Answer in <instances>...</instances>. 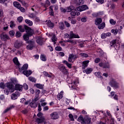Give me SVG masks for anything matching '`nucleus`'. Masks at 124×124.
Instances as JSON below:
<instances>
[{
    "mask_svg": "<svg viewBox=\"0 0 124 124\" xmlns=\"http://www.w3.org/2000/svg\"><path fill=\"white\" fill-rule=\"evenodd\" d=\"M24 18L22 16H19L17 18V21L19 22V23H21Z\"/></svg>",
    "mask_w": 124,
    "mask_h": 124,
    "instance_id": "obj_56",
    "label": "nucleus"
},
{
    "mask_svg": "<svg viewBox=\"0 0 124 124\" xmlns=\"http://www.w3.org/2000/svg\"><path fill=\"white\" fill-rule=\"evenodd\" d=\"M25 22L27 24H28L29 26H32V21L29 20V19H26L25 20Z\"/></svg>",
    "mask_w": 124,
    "mask_h": 124,
    "instance_id": "obj_42",
    "label": "nucleus"
},
{
    "mask_svg": "<svg viewBox=\"0 0 124 124\" xmlns=\"http://www.w3.org/2000/svg\"><path fill=\"white\" fill-rule=\"evenodd\" d=\"M27 43H28L29 45L27 46V49L28 50H32L33 47H34V41H29Z\"/></svg>",
    "mask_w": 124,
    "mask_h": 124,
    "instance_id": "obj_6",
    "label": "nucleus"
},
{
    "mask_svg": "<svg viewBox=\"0 0 124 124\" xmlns=\"http://www.w3.org/2000/svg\"><path fill=\"white\" fill-rule=\"evenodd\" d=\"M10 27L11 29H14L16 27V24L14 21H11L10 22Z\"/></svg>",
    "mask_w": 124,
    "mask_h": 124,
    "instance_id": "obj_30",
    "label": "nucleus"
},
{
    "mask_svg": "<svg viewBox=\"0 0 124 124\" xmlns=\"http://www.w3.org/2000/svg\"><path fill=\"white\" fill-rule=\"evenodd\" d=\"M28 67H29V64L28 63L24 64L21 68H19L20 72H22L23 70H27Z\"/></svg>",
    "mask_w": 124,
    "mask_h": 124,
    "instance_id": "obj_21",
    "label": "nucleus"
},
{
    "mask_svg": "<svg viewBox=\"0 0 124 124\" xmlns=\"http://www.w3.org/2000/svg\"><path fill=\"white\" fill-rule=\"evenodd\" d=\"M110 45L111 47H114L115 49H119L121 47V45L120 43L118 42L117 40H114L110 42Z\"/></svg>",
    "mask_w": 124,
    "mask_h": 124,
    "instance_id": "obj_4",
    "label": "nucleus"
},
{
    "mask_svg": "<svg viewBox=\"0 0 124 124\" xmlns=\"http://www.w3.org/2000/svg\"><path fill=\"white\" fill-rule=\"evenodd\" d=\"M30 106L32 108H36V107H37V105L35 102H31L30 103Z\"/></svg>",
    "mask_w": 124,
    "mask_h": 124,
    "instance_id": "obj_36",
    "label": "nucleus"
},
{
    "mask_svg": "<svg viewBox=\"0 0 124 124\" xmlns=\"http://www.w3.org/2000/svg\"><path fill=\"white\" fill-rule=\"evenodd\" d=\"M93 68H87L86 70H84L83 72H85L86 74H90L93 72Z\"/></svg>",
    "mask_w": 124,
    "mask_h": 124,
    "instance_id": "obj_20",
    "label": "nucleus"
},
{
    "mask_svg": "<svg viewBox=\"0 0 124 124\" xmlns=\"http://www.w3.org/2000/svg\"><path fill=\"white\" fill-rule=\"evenodd\" d=\"M29 17H30V18H32V19H34V18H35V15L33 14H31L29 15Z\"/></svg>",
    "mask_w": 124,
    "mask_h": 124,
    "instance_id": "obj_63",
    "label": "nucleus"
},
{
    "mask_svg": "<svg viewBox=\"0 0 124 124\" xmlns=\"http://www.w3.org/2000/svg\"><path fill=\"white\" fill-rule=\"evenodd\" d=\"M56 51H62V48L60 46H57L55 47Z\"/></svg>",
    "mask_w": 124,
    "mask_h": 124,
    "instance_id": "obj_54",
    "label": "nucleus"
},
{
    "mask_svg": "<svg viewBox=\"0 0 124 124\" xmlns=\"http://www.w3.org/2000/svg\"><path fill=\"white\" fill-rule=\"evenodd\" d=\"M43 85L40 84V83H37L35 84V87L37 88L38 89H43Z\"/></svg>",
    "mask_w": 124,
    "mask_h": 124,
    "instance_id": "obj_37",
    "label": "nucleus"
},
{
    "mask_svg": "<svg viewBox=\"0 0 124 124\" xmlns=\"http://www.w3.org/2000/svg\"><path fill=\"white\" fill-rule=\"evenodd\" d=\"M22 34H21V32L19 31H17L16 33V37H21Z\"/></svg>",
    "mask_w": 124,
    "mask_h": 124,
    "instance_id": "obj_55",
    "label": "nucleus"
},
{
    "mask_svg": "<svg viewBox=\"0 0 124 124\" xmlns=\"http://www.w3.org/2000/svg\"><path fill=\"white\" fill-rule=\"evenodd\" d=\"M63 92L61 91L57 95V98L59 100H61L62 98V97L63 96Z\"/></svg>",
    "mask_w": 124,
    "mask_h": 124,
    "instance_id": "obj_26",
    "label": "nucleus"
},
{
    "mask_svg": "<svg viewBox=\"0 0 124 124\" xmlns=\"http://www.w3.org/2000/svg\"><path fill=\"white\" fill-rule=\"evenodd\" d=\"M97 52V53H99L100 57H102V56H103V55H104V52L100 48L98 49Z\"/></svg>",
    "mask_w": 124,
    "mask_h": 124,
    "instance_id": "obj_32",
    "label": "nucleus"
},
{
    "mask_svg": "<svg viewBox=\"0 0 124 124\" xmlns=\"http://www.w3.org/2000/svg\"><path fill=\"white\" fill-rule=\"evenodd\" d=\"M78 58V56L76 55H74L73 54H71L69 55L68 61L69 62H72L73 60L75 61L76 59Z\"/></svg>",
    "mask_w": 124,
    "mask_h": 124,
    "instance_id": "obj_7",
    "label": "nucleus"
},
{
    "mask_svg": "<svg viewBox=\"0 0 124 124\" xmlns=\"http://www.w3.org/2000/svg\"><path fill=\"white\" fill-rule=\"evenodd\" d=\"M39 94H40V90H36L34 101H37V100H38V99H39Z\"/></svg>",
    "mask_w": 124,
    "mask_h": 124,
    "instance_id": "obj_15",
    "label": "nucleus"
},
{
    "mask_svg": "<svg viewBox=\"0 0 124 124\" xmlns=\"http://www.w3.org/2000/svg\"><path fill=\"white\" fill-rule=\"evenodd\" d=\"M29 80H30V81H31V82H36V79L31 77L29 78Z\"/></svg>",
    "mask_w": 124,
    "mask_h": 124,
    "instance_id": "obj_49",
    "label": "nucleus"
},
{
    "mask_svg": "<svg viewBox=\"0 0 124 124\" xmlns=\"http://www.w3.org/2000/svg\"><path fill=\"white\" fill-rule=\"evenodd\" d=\"M59 70L63 74H64V75H68L69 73H68V70H67L65 66L63 65H61L59 66Z\"/></svg>",
    "mask_w": 124,
    "mask_h": 124,
    "instance_id": "obj_5",
    "label": "nucleus"
},
{
    "mask_svg": "<svg viewBox=\"0 0 124 124\" xmlns=\"http://www.w3.org/2000/svg\"><path fill=\"white\" fill-rule=\"evenodd\" d=\"M49 13L51 16H53L54 15V12H53V7L50 6L49 7Z\"/></svg>",
    "mask_w": 124,
    "mask_h": 124,
    "instance_id": "obj_46",
    "label": "nucleus"
},
{
    "mask_svg": "<svg viewBox=\"0 0 124 124\" xmlns=\"http://www.w3.org/2000/svg\"><path fill=\"white\" fill-rule=\"evenodd\" d=\"M98 28L99 30H103V29H104V28H105V23H102L101 24L99 25L98 26Z\"/></svg>",
    "mask_w": 124,
    "mask_h": 124,
    "instance_id": "obj_35",
    "label": "nucleus"
},
{
    "mask_svg": "<svg viewBox=\"0 0 124 124\" xmlns=\"http://www.w3.org/2000/svg\"><path fill=\"white\" fill-rule=\"evenodd\" d=\"M109 85L111 87H113L114 88H118L119 87V84L118 83H117L115 80H112L110 82H109Z\"/></svg>",
    "mask_w": 124,
    "mask_h": 124,
    "instance_id": "obj_12",
    "label": "nucleus"
},
{
    "mask_svg": "<svg viewBox=\"0 0 124 124\" xmlns=\"http://www.w3.org/2000/svg\"><path fill=\"white\" fill-rule=\"evenodd\" d=\"M68 117L71 121H72L73 122L74 121V117L72 114H69L68 115Z\"/></svg>",
    "mask_w": 124,
    "mask_h": 124,
    "instance_id": "obj_51",
    "label": "nucleus"
},
{
    "mask_svg": "<svg viewBox=\"0 0 124 124\" xmlns=\"http://www.w3.org/2000/svg\"><path fill=\"white\" fill-rule=\"evenodd\" d=\"M76 9L78 11H80V12H82V11H84V10H86V9H88V6H87L86 5H84L77 8ZM76 9H75L76 11Z\"/></svg>",
    "mask_w": 124,
    "mask_h": 124,
    "instance_id": "obj_11",
    "label": "nucleus"
},
{
    "mask_svg": "<svg viewBox=\"0 0 124 124\" xmlns=\"http://www.w3.org/2000/svg\"><path fill=\"white\" fill-rule=\"evenodd\" d=\"M19 96H20V93H19L18 91H16L15 93L12 94L11 98L13 100H16V99H17Z\"/></svg>",
    "mask_w": 124,
    "mask_h": 124,
    "instance_id": "obj_9",
    "label": "nucleus"
},
{
    "mask_svg": "<svg viewBox=\"0 0 124 124\" xmlns=\"http://www.w3.org/2000/svg\"><path fill=\"white\" fill-rule=\"evenodd\" d=\"M7 89L4 90V93L7 95L9 94V93H14L15 91H19V92H22L23 90V85H20L19 84H16L15 86L11 84V82L7 83Z\"/></svg>",
    "mask_w": 124,
    "mask_h": 124,
    "instance_id": "obj_1",
    "label": "nucleus"
},
{
    "mask_svg": "<svg viewBox=\"0 0 124 124\" xmlns=\"http://www.w3.org/2000/svg\"><path fill=\"white\" fill-rule=\"evenodd\" d=\"M48 36H51V40L54 44H55L56 41H57V38H56V35L53 33H50L49 34Z\"/></svg>",
    "mask_w": 124,
    "mask_h": 124,
    "instance_id": "obj_14",
    "label": "nucleus"
},
{
    "mask_svg": "<svg viewBox=\"0 0 124 124\" xmlns=\"http://www.w3.org/2000/svg\"><path fill=\"white\" fill-rule=\"evenodd\" d=\"M0 38L2 41H6V40L9 39V36L4 33H2L0 34Z\"/></svg>",
    "mask_w": 124,
    "mask_h": 124,
    "instance_id": "obj_10",
    "label": "nucleus"
},
{
    "mask_svg": "<svg viewBox=\"0 0 124 124\" xmlns=\"http://www.w3.org/2000/svg\"><path fill=\"white\" fill-rule=\"evenodd\" d=\"M23 73L24 75H25L27 77H29L30 75H31V73H32V72L31 70H26V71H23Z\"/></svg>",
    "mask_w": 124,
    "mask_h": 124,
    "instance_id": "obj_19",
    "label": "nucleus"
},
{
    "mask_svg": "<svg viewBox=\"0 0 124 124\" xmlns=\"http://www.w3.org/2000/svg\"><path fill=\"white\" fill-rule=\"evenodd\" d=\"M84 118H83V116L80 115L78 118V122H81V123L83 124V122L84 121Z\"/></svg>",
    "mask_w": 124,
    "mask_h": 124,
    "instance_id": "obj_41",
    "label": "nucleus"
},
{
    "mask_svg": "<svg viewBox=\"0 0 124 124\" xmlns=\"http://www.w3.org/2000/svg\"><path fill=\"white\" fill-rule=\"evenodd\" d=\"M36 42L39 45H42L43 44V38L41 37H37Z\"/></svg>",
    "mask_w": 124,
    "mask_h": 124,
    "instance_id": "obj_17",
    "label": "nucleus"
},
{
    "mask_svg": "<svg viewBox=\"0 0 124 124\" xmlns=\"http://www.w3.org/2000/svg\"><path fill=\"white\" fill-rule=\"evenodd\" d=\"M26 30V34L23 36V39L25 41H28L30 39V36H31L33 34V30L28 27H25Z\"/></svg>",
    "mask_w": 124,
    "mask_h": 124,
    "instance_id": "obj_2",
    "label": "nucleus"
},
{
    "mask_svg": "<svg viewBox=\"0 0 124 124\" xmlns=\"http://www.w3.org/2000/svg\"><path fill=\"white\" fill-rule=\"evenodd\" d=\"M64 24L67 28H69L70 27V24L67 21H65Z\"/></svg>",
    "mask_w": 124,
    "mask_h": 124,
    "instance_id": "obj_64",
    "label": "nucleus"
},
{
    "mask_svg": "<svg viewBox=\"0 0 124 124\" xmlns=\"http://www.w3.org/2000/svg\"><path fill=\"white\" fill-rule=\"evenodd\" d=\"M99 66L103 67V68H109V64H107V65H103V64L102 63H100L99 64Z\"/></svg>",
    "mask_w": 124,
    "mask_h": 124,
    "instance_id": "obj_43",
    "label": "nucleus"
},
{
    "mask_svg": "<svg viewBox=\"0 0 124 124\" xmlns=\"http://www.w3.org/2000/svg\"><path fill=\"white\" fill-rule=\"evenodd\" d=\"M50 5V1L47 0H46V3L45 4V7L46 8V7H48V6H49ZM46 8L45 10H46Z\"/></svg>",
    "mask_w": 124,
    "mask_h": 124,
    "instance_id": "obj_45",
    "label": "nucleus"
},
{
    "mask_svg": "<svg viewBox=\"0 0 124 124\" xmlns=\"http://www.w3.org/2000/svg\"><path fill=\"white\" fill-rule=\"evenodd\" d=\"M92 122V119L90 117H86L84 119V121L82 122V124H91Z\"/></svg>",
    "mask_w": 124,
    "mask_h": 124,
    "instance_id": "obj_16",
    "label": "nucleus"
},
{
    "mask_svg": "<svg viewBox=\"0 0 124 124\" xmlns=\"http://www.w3.org/2000/svg\"><path fill=\"white\" fill-rule=\"evenodd\" d=\"M70 81H67V83L69 84V86L70 88H71L72 90H74L76 89L78 84H79V80L78 78L73 80L70 79Z\"/></svg>",
    "mask_w": 124,
    "mask_h": 124,
    "instance_id": "obj_3",
    "label": "nucleus"
},
{
    "mask_svg": "<svg viewBox=\"0 0 124 124\" xmlns=\"http://www.w3.org/2000/svg\"><path fill=\"white\" fill-rule=\"evenodd\" d=\"M50 118L52 119V120H57L60 118V116H59V113H58L57 112H54L51 113L50 114Z\"/></svg>",
    "mask_w": 124,
    "mask_h": 124,
    "instance_id": "obj_8",
    "label": "nucleus"
},
{
    "mask_svg": "<svg viewBox=\"0 0 124 124\" xmlns=\"http://www.w3.org/2000/svg\"><path fill=\"white\" fill-rule=\"evenodd\" d=\"M109 23L111 25H116V21L114 20V19H111L109 20Z\"/></svg>",
    "mask_w": 124,
    "mask_h": 124,
    "instance_id": "obj_47",
    "label": "nucleus"
},
{
    "mask_svg": "<svg viewBox=\"0 0 124 124\" xmlns=\"http://www.w3.org/2000/svg\"><path fill=\"white\" fill-rule=\"evenodd\" d=\"M111 32H112L113 34H114L116 35L118 33V30L117 29H116V30L112 29L111 31Z\"/></svg>",
    "mask_w": 124,
    "mask_h": 124,
    "instance_id": "obj_52",
    "label": "nucleus"
},
{
    "mask_svg": "<svg viewBox=\"0 0 124 124\" xmlns=\"http://www.w3.org/2000/svg\"><path fill=\"white\" fill-rule=\"evenodd\" d=\"M13 4H14V6H15V7H16L18 9H19V8L21 7V4L17 1L14 2Z\"/></svg>",
    "mask_w": 124,
    "mask_h": 124,
    "instance_id": "obj_27",
    "label": "nucleus"
},
{
    "mask_svg": "<svg viewBox=\"0 0 124 124\" xmlns=\"http://www.w3.org/2000/svg\"><path fill=\"white\" fill-rule=\"evenodd\" d=\"M80 56L84 58H88L89 57V55L86 53H80Z\"/></svg>",
    "mask_w": 124,
    "mask_h": 124,
    "instance_id": "obj_59",
    "label": "nucleus"
},
{
    "mask_svg": "<svg viewBox=\"0 0 124 124\" xmlns=\"http://www.w3.org/2000/svg\"><path fill=\"white\" fill-rule=\"evenodd\" d=\"M45 121V118L44 117H41L40 118H37L36 119V122L38 124H41V123H44Z\"/></svg>",
    "mask_w": 124,
    "mask_h": 124,
    "instance_id": "obj_22",
    "label": "nucleus"
},
{
    "mask_svg": "<svg viewBox=\"0 0 124 124\" xmlns=\"http://www.w3.org/2000/svg\"><path fill=\"white\" fill-rule=\"evenodd\" d=\"M60 10L61 12H63V13H65V12H66V9H64L63 7H61Z\"/></svg>",
    "mask_w": 124,
    "mask_h": 124,
    "instance_id": "obj_62",
    "label": "nucleus"
},
{
    "mask_svg": "<svg viewBox=\"0 0 124 124\" xmlns=\"http://www.w3.org/2000/svg\"><path fill=\"white\" fill-rule=\"evenodd\" d=\"M101 23H102V19H101V18H96L95 20V24L97 26L100 25V24H101Z\"/></svg>",
    "mask_w": 124,
    "mask_h": 124,
    "instance_id": "obj_24",
    "label": "nucleus"
},
{
    "mask_svg": "<svg viewBox=\"0 0 124 124\" xmlns=\"http://www.w3.org/2000/svg\"><path fill=\"white\" fill-rule=\"evenodd\" d=\"M3 24H4L3 30L4 31H6V30L8 29V25H7V24H6L5 23H4Z\"/></svg>",
    "mask_w": 124,
    "mask_h": 124,
    "instance_id": "obj_58",
    "label": "nucleus"
},
{
    "mask_svg": "<svg viewBox=\"0 0 124 124\" xmlns=\"http://www.w3.org/2000/svg\"><path fill=\"white\" fill-rule=\"evenodd\" d=\"M40 59L43 62H46V61H47L46 56H45V55H41L40 56Z\"/></svg>",
    "mask_w": 124,
    "mask_h": 124,
    "instance_id": "obj_34",
    "label": "nucleus"
},
{
    "mask_svg": "<svg viewBox=\"0 0 124 124\" xmlns=\"http://www.w3.org/2000/svg\"><path fill=\"white\" fill-rule=\"evenodd\" d=\"M47 25L48 28L50 29H53L54 28V23L51 22L50 20H48L47 23Z\"/></svg>",
    "mask_w": 124,
    "mask_h": 124,
    "instance_id": "obj_25",
    "label": "nucleus"
},
{
    "mask_svg": "<svg viewBox=\"0 0 124 124\" xmlns=\"http://www.w3.org/2000/svg\"><path fill=\"white\" fill-rule=\"evenodd\" d=\"M9 33L11 37H13V36H15V31H14L13 30L10 31Z\"/></svg>",
    "mask_w": 124,
    "mask_h": 124,
    "instance_id": "obj_38",
    "label": "nucleus"
},
{
    "mask_svg": "<svg viewBox=\"0 0 124 124\" xmlns=\"http://www.w3.org/2000/svg\"><path fill=\"white\" fill-rule=\"evenodd\" d=\"M81 21L83 23H86V22L88 21V17H87L86 16L83 17L81 18Z\"/></svg>",
    "mask_w": 124,
    "mask_h": 124,
    "instance_id": "obj_44",
    "label": "nucleus"
},
{
    "mask_svg": "<svg viewBox=\"0 0 124 124\" xmlns=\"http://www.w3.org/2000/svg\"><path fill=\"white\" fill-rule=\"evenodd\" d=\"M18 29L21 32H24L25 31V29L23 28L21 26H18Z\"/></svg>",
    "mask_w": 124,
    "mask_h": 124,
    "instance_id": "obj_53",
    "label": "nucleus"
},
{
    "mask_svg": "<svg viewBox=\"0 0 124 124\" xmlns=\"http://www.w3.org/2000/svg\"><path fill=\"white\" fill-rule=\"evenodd\" d=\"M103 14V12H99L96 14H94V16H100V15H102Z\"/></svg>",
    "mask_w": 124,
    "mask_h": 124,
    "instance_id": "obj_57",
    "label": "nucleus"
},
{
    "mask_svg": "<svg viewBox=\"0 0 124 124\" xmlns=\"http://www.w3.org/2000/svg\"><path fill=\"white\" fill-rule=\"evenodd\" d=\"M89 62H90V61L89 60L85 61L82 62V67L83 69H85V68L89 65Z\"/></svg>",
    "mask_w": 124,
    "mask_h": 124,
    "instance_id": "obj_18",
    "label": "nucleus"
},
{
    "mask_svg": "<svg viewBox=\"0 0 124 124\" xmlns=\"http://www.w3.org/2000/svg\"><path fill=\"white\" fill-rule=\"evenodd\" d=\"M94 74L95 76H96V77H98V78H100L101 79L102 78V77L101 76V74L100 73V72H95Z\"/></svg>",
    "mask_w": 124,
    "mask_h": 124,
    "instance_id": "obj_40",
    "label": "nucleus"
},
{
    "mask_svg": "<svg viewBox=\"0 0 124 124\" xmlns=\"http://www.w3.org/2000/svg\"><path fill=\"white\" fill-rule=\"evenodd\" d=\"M5 87V85H4V83L3 82L0 83V88H1V89H4Z\"/></svg>",
    "mask_w": 124,
    "mask_h": 124,
    "instance_id": "obj_61",
    "label": "nucleus"
},
{
    "mask_svg": "<svg viewBox=\"0 0 124 124\" xmlns=\"http://www.w3.org/2000/svg\"><path fill=\"white\" fill-rule=\"evenodd\" d=\"M63 63H64L65 64H66V65L67 66V67H68L69 68H72V64L68 63V62L65 60H64L62 61Z\"/></svg>",
    "mask_w": 124,
    "mask_h": 124,
    "instance_id": "obj_29",
    "label": "nucleus"
},
{
    "mask_svg": "<svg viewBox=\"0 0 124 124\" xmlns=\"http://www.w3.org/2000/svg\"><path fill=\"white\" fill-rule=\"evenodd\" d=\"M43 74L45 75V76H46V77H48L49 78H52V73H51V75L49 74L48 72L46 71L43 72Z\"/></svg>",
    "mask_w": 124,
    "mask_h": 124,
    "instance_id": "obj_33",
    "label": "nucleus"
},
{
    "mask_svg": "<svg viewBox=\"0 0 124 124\" xmlns=\"http://www.w3.org/2000/svg\"><path fill=\"white\" fill-rule=\"evenodd\" d=\"M74 10V7L73 6H70L66 8V12H71L72 10Z\"/></svg>",
    "mask_w": 124,
    "mask_h": 124,
    "instance_id": "obj_28",
    "label": "nucleus"
},
{
    "mask_svg": "<svg viewBox=\"0 0 124 124\" xmlns=\"http://www.w3.org/2000/svg\"><path fill=\"white\" fill-rule=\"evenodd\" d=\"M101 38H102L103 39H104L105 38H106V37H107V36L106 35V33H103L101 35Z\"/></svg>",
    "mask_w": 124,
    "mask_h": 124,
    "instance_id": "obj_60",
    "label": "nucleus"
},
{
    "mask_svg": "<svg viewBox=\"0 0 124 124\" xmlns=\"http://www.w3.org/2000/svg\"><path fill=\"white\" fill-rule=\"evenodd\" d=\"M23 45V42H16L15 44V47H16L17 48H20L21 46Z\"/></svg>",
    "mask_w": 124,
    "mask_h": 124,
    "instance_id": "obj_23",
    "label": "nucleus"
},
{
    "mask_svg": "<svg viewBox=\"0 0 124 124\" xmlns=\"http://www.w3.org/2000/svg\"><path fill=\"white\" fill-rule=\"evenodd\" d=\"M17 79L12 78L11 79V82H9V83H11V84L12 85V83L16 84V83H17Z\"/></svg>",
    "mask_w": 124,
    "mask_h": 124,
    "instance_id": "obj_39",
    "label": "nucleus"
},
{
    "mask_svg": "<svg viewBox=\"0 0 124 124\" xmlns=\"http://www.w3.org/2000/svg\"><path fill=\"white\" fill-rule=\"evenodd\" d=\"M59 28L60 30H64V25L63 24V23H60L59 25Z\"/></svg>",
    "mask_w": 124,
    "mask_h": 124,
    "instance_id": "obj_50",
    "label": "nucleus"
},
{
    "mask_svg": "<svg viewBox=\"0 0 124 124\" xmlns=\"http://www.w3.org/2000/svg\"><path fill=\"white\" fill-rule=\"evenodd\" d=\"M13 61L14 62V63L16 64V65H20V63H19V61H18V58L17 57H15L13 60Z\"/></svg>",
    "mask_w": 124,
    "mask_h": 124,
    "instance_id": "obj_31",
    "label": "nucleus"
},
{
    "mask_svg": "<svg viewBox=\"0 0 124 124\" xmlns=\"http://www.w3.org/2000/svg\"><path fill=\"white\" fill-rule=\"evenodd\" d=\"M8 0H0V3L2 4H5V5H7V3H6V1Z\"/></svg>",
    "mask_w": 124,
    "mask_h": 124,
    "instance_id": "obj_48",
    "label": "nucleus"
},
{
    "mask_svg": "<svg viewBox=\"0 0 124 124\" xmlns=\"http://www.w3.org/2000/svg\"><path fill=\"white\" fill-rule=\"evenodd\" d=\"M70 38L71 39H72V38H80V36L77 34H74L73 31H71L70 33Z\"/></svg>",
    "mask_w": 124,
    "mask_h": 124,
    "instance_id": "obj_13",
    "label": "nucleus"
}]
</instances>
